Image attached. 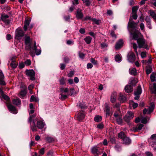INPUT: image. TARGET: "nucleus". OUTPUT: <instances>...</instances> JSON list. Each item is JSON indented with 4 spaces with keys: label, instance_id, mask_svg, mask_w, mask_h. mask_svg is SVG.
Returning a JSON list of instances; mask_svg holds the SVG:
<instances>
[{
    "label": "nucleus",
    "instance_id": "nucleus-1",
    "mask_svg": "<svg viewBox=\"0 0 156 156\" xmlns=\"http://www.w3.org/2000/svg\"><path fill=\"white\" fill-rule=\"evenodd\" d=\"M34 117V115H33L30 116L28 118V122L30 123V127L32 131L33 132L37 130V127L40 129H42L45 126V124L42 119H36L33 121V125H32L31 122L32 119Z\"/></svg>",
    "mask_w": 156,
    "mask_h": 156
},
{
    "label": "nucleus",
    "instance_id": "nucleus-2",
    "mask_svg": "<svg viewBox=\"0 0 156 156\" xmlns=\"http://www.w3.org/2000/svg\"><path fill=\"white\" fill-rule=\"evenodd\" d=\"M133 31L130 32L133 39L136 40L138 44V47L140 48H144L146 49H148V48L146 42L143 38H139L141 35L140 33L138 30H135L134 32Z\"/></svg>",
    "mask_w": 156,
    "mask_h": 156
},
{
    "label": "nucleus",
    "instance_id": "nucleus-3",
    "mask_svg": "<svg viewBox=\"0 0 156 156\" xmlns=\"http://www.w3.org/2000/svg\"><path fill=\"white\" fill-rule=\"evenodd\" d=\"M25 44L27 46L26 48L27 49H28L30 51V54L33 56L34 55V51H31L32 48L31 46V44L30 37L27 36H25Z\"/></svg>",
    "mask_w": 156,
    "mask_h": 156
},
{
    "label": "nucleus",
    "instance_id": "nucleus-4",
    "mask_svg": "<svg viewBox=\"0 0 156 156\" xmlns=\"http://www.w3.org/2000/svg\"><path fill=\"white\" fill-rule=\"evenodd\" d=\"M151 83L149 84V88L151 93L156 94V79H151Z\"/></svg>",
    "mask_w": 156,
    "mask_h": 156
},
{
    "label": "nucleus",
    "instance_id": "nucleus-5",
    "mask_svg": "<svg viewBox=\"0 0 156 156\" xmlns=\"http://www.w3.org/2000/svg\"><path fill=\"white\" fill-rule=\"evenodd\" d=\"M24 32L20 28H18L16 31L15 35V39L20 40L21 39L22 37L24 36Z\"/></svg>",
    "mask_w": 156,
    "mask_h": 156
},
{
    "label": "nucleus",
    "instance_id": "nucleus-6",
    "mask_svg": "<svg viewBox=\"0 0 156 156\" xmlns=\"http://www.w3.org/2000/svg\"><path fill=\"white\" fill-rule=\"evenodd\" d=\"M142 92V90L141 86H138L137 88L134 90V92L135 96L134 98L135 100H138Z\"/></svg>",
    "mask_w": 156,
    "mask_h": 156
},
{
    "label": "nucleus",
    "instance_id": "nucleus-7",
    "mask_svg": "<svg viewBox=\"0 0 156 156\" xmlns=\"http://www.w3.org/2000/svg\"><path fill=\"white\" fill-rule=\"evenodd\" d=\"M134 117L133 113L131 111H128L124 117V119L126 122L129 123L130 120Z\"/></svg>",
    "mask_w": 156,
    "mask_h": 156
},
{
    "label": "nucleus",
    "instance_id": "nucleus-8",
    "mask_svg": "<svg viewBox=\"0 0 156 156\" xmlns=\"http://www.w3.org/2000/svg\"><path fill=\"white\" fill-rule=\"evenodd\" d=\"M136 59L135 55L133 52H130L128 56V60L129 62H133Z\"/></svg>",
    "mask_w": 156,
    "mask_h": 156
},
{
    "label": "nucleus",
    "instance_id": "nucleus-9",
    "mask_svg": "<svg viewBox=\"0 0 156 156\" xmlns=\"http://www.w3.org/2000/svg\"><path fill=\"white\" fill-rule=\"evenodd\" d=\"M7 107L9 110L12 113L14 114H16L18 111L16 109L15 107L11 104H9L7 105Z\"/></svg>",
    "mask_w": 156,
    "mask_h": 156
},
{
    "label": "nucleus",
    "instance_id": "nucleus-10",
    "mask_svg": "<svg viewBox=\"0 0 156 156\" xmlns=\"http://www.w3.org/2000/svg\"><path fill=\"white\" fill-rule=\"evenodd\" d=\"M91 152L93 154L96 156H98L100 154L98 147L96 146L94 147L91 148Z\"/></svg>",
    "mask_w": 156,
    "mask_h": 156
},
{
    "label": "nucleus",
    "instance_id": "nucleus-11",
    "mask_svg": "<svg viewBox=\"0 0 156 156\" xmlns=\"http://www.w3.org/2000/svg\"><path fill=\"white\" fill-rule=\"evenodd\" d=\"M136 25L137 24L133 21L130 18L128 23V28L129 27L133 28H135Z\"/></svg>",
    "mask_w": 156,
    "mask_h": 156
},
{
    "label": "nucleus",
    "instance_id": "nucleus-12",
    "mask_svg": "<svg viewBox=\"0 0 156 156\" xmlns=\"http://www.w3.org/2000/svg\"><path fill=\"white\" fill-rule=\"evenodd\" d=\"M9 16L7 15H2L1 16L2 20L6 24H9L10 21L8 20Z\"/></svg>",
    "mask_w": 156,
    "mask_h": 156
},
{
    "label": "nucleus",
    "instance_id": "nucleus-13",
    "mask_svg": "<svg viewBox=\"0 0 156 156\" xmlns=\"http://www.w3.org/2000/svg\"><path fill=\"white\" fill-rule=\"evenodd\" d=\"M85 117V113L83 111H80L78 113L77 118L79 121L83 120Z\"/></svg>",
    "mask_w": 156,
    "mask_h": 156
},
{
    "label": "nucleus",
    "instance_id": "nucleus-14",
    "mask_svg": "<svg viewBox=\"0 0 156 156\" xmlns=\"http://www.w3.org/2000/svg\"><path fill=\"white\" fill-rule=\"evenodd\" d=\"M124 90L126 93H129L133 91V89L130 85H127L125 87Z\"/></svg>",
    "mask_w": 156,
    "mask_h": 156
},
{
    "label": "nucleus",
    "instance_id": "nucleus-15",
    "mask_svg": "<svg viewBox=\"0 0 156 156\" xmlns=\"http://www.w3.org/2000/svg\"><path fill=\"white\" fill-rule=\"evenodd\" d=\"M76 16L78 19H81L83 17V14L80 9H78L76 11Z\"/></svg>",
    "mask_w": 156,
    "mask_h": 156
},
{
    "label": "nucleus",
    "instance_id": "nucleus-16",
    "mask_svg": "<svg viewBox=\"0 0 156 156\" xmlns=\"http://www.w3.org/2000/svg\"><path fill=\"white\" fill-rule=\"evenodd\" d=\"M144 126V125L142 124L138 125L136 127H134L133 128L132 130L134 132L138 131L141 130Z\"/></svg>",
    "mask_w": 156,
    "mask_h": 156
},
{
    "label": "nucleus",
    "instance_id": "nucleus-17",
    "mask_svg": "<svg viewBox=\"0 0 156 156\" xmlns=\"http://www.w3.org/2000/svg\"><path fill=\"white\" fill-rule=\"evenodd\" d=\"M138 82V79H131L129 83L133 87L135 86Z\"/></svg>",
    "mask_w": 156,
    "mask_h": 156
},
{
    "label": "nucleus",
    "instance_id": "nucleus-18",
    "mask_svg": "<svg viewBox=\"0 0 156 156\" xmlns=\"http://www.w3.org/2000/svg\"><path fill=\"white\" fill-rule=\"evenodd\" d=\"M123 45V41L122 39H120L117 42L115 45V48L116 49H119L120 48L122 47Z\"/></svg>",
    "mask_w": 156,
    "mask_h": 156
},
{
    "label": "nucleus",
    "instance_id": "nucleus-19",
    "mask_svg": "<svg viewBox=\"0 0 156 156\" xmlns=\"http://www.w3.org/2000/svg\"><path fill=\"white\" fill-rule=\"evenodd\" d=\"M26 74L29 76L34 77L35 76V73L33 70H29L26 71Z\"/></svg>",
    "mask_w": 156,
    "mask_h": 156
},
{
    "label": "nucleus",
    "instance_id": "nucleus-20",
    "mask_svg": "<svg viewBox=\"0 0 156 156\" xmlns=\"http://www.w3.org/2000/svg\"><path fill=\"white\" fill-rule=\"evenodd\" d=\"M117 98V94L116 92H114L111 95V101L112 103L114 102L116 100Z\"/></svg>",
    "mask_w": 156,
    "mask_h": 156
},
{
    "label": "nucleus",
    "instance_id": "nucleus-21",
    "mask_svg": "<svg viewBox=\"0 0 156 156\" xmlns=\"http://www.w3.org/2000/svg\"><path fill=\"white\" fill-rule=\"evenodd\" d=\"M11 60H12L11 63L10 64L12 68H15L17 66V64L15 62V58H13Z\"/></svg>",
    "mask_w": 156,
    "mask_h": 156
},
{
    "label": "nucleus",
    "instance_id": "nucleus-22",
    "mask_svg": "<svg viewBox=\"0 0 156 156\" xmlns=\"http://www.w3.org/2000/svg\"><path fill=\"white\" fill-rule=\"evenodd\" d=\"M77 106H78L79 108L81 109L86 108L87 107L85 103L83 102L78 103Z\"/></svg>",
    "mask_w": 156,
    "mask_h": 156
},
{
    "label": "nucleus",
    "instance_id": "nucleus-23",
    "mask_svg": "<svg viewBox=\"0 0 156 156\" xmlns=\"http://www.w3.org/2000/svg\"><path fill=\"white\" fill-rule=\"evenodd\" d=\"M32 49L35 50L36 51V54L37 55H39L41 53V50H37V46L36 45V42L35 41L34 44V47L32 48Z\"/></svg>",
    "mask_w": 156,
    "mask_h": 156
},
{
    "label": "nucleus",
    "instance_id": "nucleus-24",
    "mask_svg": "<svg viewBox=\"0 0 156 156\" xmlns=\"http://www.w3.org/2000/svg\"><path fill=\"white\" fill-rule=\"evenodd\" d=\"M12 102L14 104L16 105H19L21 104L20 99L18 98H16V99H13Z\"/></svg>",
    "mask_w": 156,
    "mask_h": 156
},
{
    "label": "nucleus",
    "instance_id": "nucleus-25",
    "mask_svg": "<svg viewBox=\"0 0 156 156\" xmlns=\"http://www.w3.org/2000/svg\"><path fill=\"white\" fill-rule=\"evenodd\" d=\"M27 93V90H22L20 93L19 97L21 98H23L26 96Z\"/></svg>",
    "mask_w": 156,
    "mask_h": 156
},
{
    "label": "nucleus",
    "instance_id": "nucleus-26",
    "mask_svg": "<svg viewBox=\"0 0 156 156\" xmlns=\"http://www.w3.org/2000/svg\"><path fill=\"white\" fill-rule=\"evenodd\" d=\"M154 104L152 103L150 105L148 108V111L147 112L148 114H150L152 112L154 109Z\"/></svg>",
    "mask_w": 156,
    "mask_h": 156
},
{
    "label": "nucleus",
    "instance_id": "nucleus-27",
    "mask_svg": "<svg viewBox=\"0 0 156 156\" xmlns=\"http://www.w3.org/2000/svg\"><path fill=\"white\" fill-rule=\"evenodd\" d=\"M30 20H25V22L24 23V25L23 27L24 30L25 31H26L28 26L30 23Z\"/></svg>",
    "mask_w": 156,
    "mask_h": 156
},
{
    "label": "nucleus",
    "instance_id": "nucleus-28",
    "mask_svg": "<svg viewBox=\"0 0 156 156\" xmlns=\"http://www.w3.org/2000/svg\"><path fill=\"white\" fill-rule=\"evenodd\" d=\"M110 107L108 105H105V111L106 112V116H109L110 114Z\"/></svg>",
    "mask_w": 156,
    "mask_h": 156
},
{
    "label": "nucleus",
    "instance_id": "nucleus-29",
    "mask_svg": "<svg viewBox=\"0 0 156 156\" xmlns=\"http://www.w3.org/2000/svg\"><path fill=\"white\" fill-rule=\"evenodd\" d=\"M123 143L126 144H129L131 143L130 139L128 137H125L123 139Z\"/></svg>",
    "mask_w": 156,
    "mask_h": 156
},
{
    "label": "nucleus",
    "instance_id": "nucleus-30",
    "mask_svg": "<svg viewBox=\"0 0 156 156\" xmlns=\"http://www.w3.org/2000/svg\"><path fill=\"white\" fill-rule=\"evenodd\" d=\"M102 119V117L100 115H96L94 118V121L96 122H100Z\"/></svg>",
    "mask_w": 156,
    "mask_h": 156
},
{
    "label": "nucleus",
    "instance_id": "nucleus-31",
    "mask_svg": "<svg viewBox=\"0 0 156 156\" xmlns=\"http://www.w3.org/2000/svg\"><path fill=\"white\" fill-rule=\"evenodd\" d=\"M92 38L90 37H87L84 39V40L87 44H89L90 43Z\"/></svg>",
    "mask_w": 156,
    "mask_h": 156
},
{
    "label": "nucleus",
    "instance_id": "nucleus-32",
    "mask_svg": "<svg viewBox=\"0 0 156 156\" xmlns=\"http://www.w3.org/2000/svg\"><path fill=\"white\" fill-rule=\"evenodd\" d=\"M152 71V67L150 66H148L146 68V73L147 75H148Z\"/></svg>",
    "mask_w": 156,
    "mask_h": 156
},
{
    "label": "nucleus",
    "instance_id": "nucleus-33",
    "mask_svg": "<svg viewBox=\"0 0 156 156\" xmlns=\"http://www.w3.org/2000/svg\"><path fill=\"white\" fill-rule=\"evenodd\" d=\"M129 71V73L131 75H135L136 74V69L135 68L130 69Z\"/></svg>",
    "mask_w": 156,
    "mask_h": 156
},
{
    "label": "nucleus",
    "instance_id": "nucleus-34",
    "mask_svg": "<svg viewBox=\"0 0 156 156\" xmlns=\"http://www.w3.org/2000/svg\"><path fill=\"white\" fill-rule=\"evenodd\" d=\"M150 16L154 19H156V13L153 11L150 10Z\"/></svg>",
    "mask_w": 156,
    "mask_h": 156
},
{
    "label": "nucleus",
    "instance_id": "nucleus-35",
    "mask_svg": "<svg viewBox=\"0 0 156 156\" xmlns=\"http://www.w3.org/2000/svg\"><path fill=\"white\" fill-rule=\"evenodd\" d=\"M119 99L120 101L121 102H123L126 100V98L123 95L120 94Z\"/></svg>",
    "mask_w": 156,
    "mask_h": 156
},
{
    "label": "nucleus",
    "instance_id": "nucleus-36",
    "mask_svg": "<svg viewBox=\"0 0 156 156\" xmlns=\"http://www.w3.org/2000/svg\"><path fill=\"white\" fill-rule=\"evenodd\" d=\"M115 61L118 62H119L121 61V58L119 55H117L115 57Z\"/></svg>",
    "mask_w": 156,
    "mask_h": 156
},
{
    "label": "nucleus",
    "instance_id": "nucleus-37",
    "mask_svg": "<svg viewBox=\"0 0 156 156\" xmlns=\"http://www.w3.org/2000/svg\"><path fill=\"white\" fill-rule=\"evenodd\" d=\"M92 21L95 24L99 25L101 22V20H97L95 18L92 19Z\"/></svg>",
    "mask_w": 156,
    "mask_h": 156
},
{
    "label": "nucleus",
    "instance_id": "nucleus-38",
    "mask_svg": "<svg viewBox=\"0 0 156 156\" xmlns=\"http://www.w3.org/2000/svg\"><path fill=\"white\" fill-rule=\"evenodd\" d=\"M30 102H32L33 101L37 102L38 101V99L36 98L34 95H32L30 99Z\"/></svg>",
    "mask_w": 156,
    "mask_h": 156
},
{
    "label": "nucleus",
    "instance_id": "nucleus-39",
    "mask_svg": "<svg viewBox=\"0 0 156 156\" xmlns=\"http://www.w3.org/2000/svg\"><path fill=\"white\" fill-rule=\"evenodd\" d=\"M60 91L62 92V93H67L68 94L69 90L67 88H62L60 89Z\"/></svg>",
    "mask_w": 156,
    "mask_h": 156
},
{
    "label": "nucleus",
    "instance_id": "nucleus-40",
    "mask_svg": "<svg viewBox=\"0 0 156 156\" xmlns=\"http://www.w3.org/2000/svg\"><path fill=\"white\" fill-rule=\"evenodd\" d=\"M149 144L153 147L156 145V141L155 140L151 139L149 141Z\"/></svg>",
    "mask_w": 156,
    "mask_h": 156
},
{
    "label": "nucleus",
    "instance_id": "nucleus-41",
    "mask_svg": "<svg viewBox=\"0 0 156 156\" xmlns=\"http://www.w3.org/2000/svg\"><path fill=\"white\" fill-rule=\"evenodd\" d=\"M46 140L49 143H51L54 141V139L51 137H46Z\"/></svg>",
    "mask_w": 156,
    "mask_h": 156
},
{
    "label": "nucleus",
    "instance_id": "nucleus-42",
    "mask_svg": "<svg viewBox=\"0 0 156 156\" xmlns=\"http://www.w3.org/2000/svg\"><path fill=\"white\" fill-rule=\"evenodd\" d=\"M138 9V7L137 6H135L133 7L132 8V13H136Z\"/></svg>",
    "mask_w": 156,
    "mask_h": 156
},
{
    "label": "nucleus",
    "instance_id": "nucleus-43",
    "mask_svg": "<svg viewBox=\"0 0 156 156\" xmlns=\"http://www.w3.org/2000/svg\"><path fill=\"white\" fill-rule=\"evenodd\" d=\"M90 61L94 65H97L98 64L97 61L93 58H91Z\"/></svg>",
    "mask_w": 156,
    "mask_h": 156
},
{
    "label": "nucleus",
    "instance_id": "nucleus-44",
    "mask_svg": "<svg viewBox=\"0 0 156 156\" xmlns=\"http://www.w3.org/2000/svg\"><path fill=\"white\" fill-rule=\"evenodd\" d=\"M118 136L119 138L123 139L125 137L124 133L122 132H120L119 133Z\"/></svg>",
    "mask_w": 156,
    "mask_h": 156
},
{
    "label": "nucleus",
    "instance_id": "nucleus-45",
    "mask_svg": "<svg viewBox=\"0 0 156 156\" xmlns=\"http://www.w3.org/2000/svg\"><path fill=\"white\" fill-rule=\"evenodd\" d=\"M83 3L85 4L86 6H88L90 5V2L89 0H82Z\"/></svg>",
    "mask_w": 156,
    "mask_h": 156
},
{
    "label": "nucleus",
    "instance_id": "nucleus-46",
    "mask_svg": "<svg viewBox=\"0 0 156 156\" xmlns=\"http://www.w3.org/2000/svg\"><path fill=\"white\" fill-rule=\"evenodd\" d=\"M141 122L144 124H145L147 122V117L142 118L141 120Z\"/></svg>",
    "mask_w": 156,
    "mask_h": 156
},
{
    "label": "nucleus",
    "instance_id": "nucleus-47",
    "mask_svg": "<svg viewBox=\"0 0 156 156\" xmlns=\"http://www.w3.org/2000/svg\"><path fill=\"white\" fill-rule=\"evenodd\" d=\"M60 95H61L60 98L62 100L65 99L67 98V96L66 95L64 94L63 93H62Z\"/></svg>",
    "mask_w": 156,
    "mask_h": 156
},
{
    "label": "nucleus",
    "instance_id": "nucleus-48",
    "mask_svg": "<svg viewBox=\"0 0 156 156\" xmlns=\"http://www.w3.org/2000/svg\"><path fill=\"white\" fill-rule=\"evenodd\" d=\"M2 97L3 99L6 100L7 101H10L9 98L5 94L2 95Z\"/></svg>",
    "mask_w": 156,
    "mask_h": 156
},
{
    "label": "nucleus",
    "instance_id": "nucleus-49",
    "mask_svg": "<svg viewBox=\"0 0 156 156\" xmlns=\"http://www.w3.org/2000/svg\"><path fill=\"white\" fill-rule=\"evenodd\" d=\"M133 48L134 49L136 53V54L137 55L138 54V52L137 50V46L136 44L135 43H133Z\"/></svg>",
    "mask_w": 156,
    "mask_h": 156
},
{
    "label": "nucleus",
    "instance_id": "nucleus-50",
    "mask_svg": "<svg viewBox=\"0 0 156 156\" xmlns=\"http://www.w3.org/2000/svg\"><path fill=\"white\" fill-rule=\"evenodd\" d=\"M116 120L119 124L121 125L122 123V119L120 117L116 118Z\"/></svg>",
    "mask_w": 156,
    "mask_h": 156
},
{
    "label": "nucleus",
    "instance_id": "nucleus-51",
    "mask_svg": "<svg viewBox=\"0 0 156 156\" xmlns=\"http://www.w3.org/2000/svg\"><path fill=\"white\" fill-rule=\"evenodd\" d=\"M24 63L27 66H29L31 65V61L30 59H27L25 61Z\"/></svg>",
    "mask_w": 156,
    "mask_h": 156
},
{
    "label": "nucleus",
    "instance_id": "nucleus-52",
    "mask_svg": "<svg viewBox=\"0 0 156 156\" xmlns=\"http://www.w3.org/2000/svg\"><path fill=\"white\" fill-rule=\"evenodd\" d=\"M74 71H71L68 73V75L69 77H72L74 75Z\"/></svg>",
    "mask_w": 156,
    "mask_h": 156
},
{
    "label": "nucleus",
    "instance_id": "nucleus-53",
    "mask_svg": "<svg viewBox=\"0 0 156 156\" xmlns=\"http://www.w3.org/2000/svg\"><path fill=\"white\" fill-rule=\"evenodd\" d=\"M20 87L22 88L23 90H27V86L22 82L21 83Z\"/></svg>",
    "mask_w": 156,
    "mask_h": 156
},
{
    "label": "nucleus",
    "instance_id": "nucleus-54",
    "mask_svg": "<svg viewBox=\"0 0 156 156\" xmlns=\"http://www.w3.org/2000/svg\"><path fill=\"white\" fill-rule=\"evenodd\" d=\"M59 82L60 85H63L65 84V81L64 79H61L59 80Z\"/></svg>",
    "mask_w": 156,
    "mask_h": 156
},
{
    "label": "nucleus",
    "instance_id": "nucleus-55",
    "mask_svg": "<svg viewBox=\"0 0 156 156\" xmlns=\"http://www.w3.org/2000/svg\"><path fill=\"white\" fill-rule=\"evenodd\" d=\"M6 83L3 80V79H0V85H5Z\"/></svg>",
    "mask_w": 156,
    "mask_h": 156
},
{
    "label": "nucleus",
    "instance_id": "nucleus-56",
    "mask_svg": "<svg viewBox=\"0 0 156 156\" xmlns=\"http://www.w3.org/2000/svg\"><path fill=\"white\" fill-rule=\"evenodd\" d=\"M47 156H54V152L52 151H49L47 154Z\"/></svg>",
    "mask_w": 156,
    "mask_h": 156
},
{
    "label": "nucleus",
    "instance_id": "nucleus-57",
    "mask_svg": "<svg viewBox=\"0 0 156 156\" xmlns=\"http://www.w3.org/2000/svg\"><path fill=\"white\" fill-rule=\"evenodd\" d=\"M79 57L82 59L84 58V57L85 56V55L83 53L81 52H79Z\"/></svg>",
    "mask_w": 156,
    "mask_h": 156
},
{
    "label": "nucleus",
    "instance_id": "nucleus-58",
    "mask_svg": "<svg viewBox=\"0 0 156 156\" xmlns=\"http://www.w3.org/2000/svg\"><path fill=\"white\" fill-rule=\"evenodd\" d=\"M111 35L112 37L113 38H114L115 39L116 38V36L115 34V33L113 31L111 30Z\"/></svg>",
    "mask_w": 156,
    "mask_h": 156
},
{
    "label": "nucleus",
    "instance_id": "nucleus-59",
    "mask_svg": "<svg viewBox=\"0 0 156 156\" xmlns=\"http://www.w3.org/2000/svg\"><path fill=\"white\" fill-rule=\"evenodd\" d=\"M146 52H142L141 53V56L142 58H143L146 57Z\"/></svg>",
    "mask_w": 156,
    "mask_h": 156
},
{
    "label": "nucleus",
    "instance_id": "nucleus-60",
    "mask_svg": "<svg viewBox=\"0 0 156 156\" xmlns=\"http://www.w3.org/2000/svg\"><path fill=\"white\" fill-rule=\"evenodd\" d=\"M104 126L103 124L102 123H99L97 125V127L99 129H101L103 128Z\"/></svg>",
    "mask_w": 156,
    "mask_h": 156
},
{
    "label": "nucleus",
    "instance_id": "nucleus-61",
    "mask_svg": "<svg viewBox=\"0 0 156 156\" xmlns=\"http://www.w3.org/2000/svg\"><path fill=\"white\" fill-rule=\"evenodd\" d=\"M93 67V65L91 63H88L87 64V68L91 69Z\"/></svg>",
    "mask_w": 156,
    "mask_h": 156
},
{
    "label": "nucleus",
    "instance_id": "nucleus-62",
    "mask_svg": "<svg viewBox=\"0 0 156 156\" xmlns=\"http://www.w3.org/2000/svg\"><path fill=\"white\" fill-rule=\"evenodd\" d=\"M145 20L147 22V23H149L151 22V20L150 19V18L148 16H147L146 19H145Z\"/></svg>",
    "mask_w": 156,
    "mask_h": 156
},
{
    "label": "nucleus",
    "instance_id": "nucleus-63",
    "mask_svg": "<svg viewBox=\"0 0 156 156\" xmlns=\"http://www.w3.org/2000/svg\"><path fill=\"white\" fill-rule=\"evenodd\" d=\"M24 64L23 62H21L19 64V66L20 69H22L24 67Z\"/></svg>",
    "mask_w": 156,
    "mask_h": 156
},
{
    "label": "nucleus",
    "instance_id": "nucleus-64",
    "mask_svg": "<svg viewBox=\"0 0 156 156\" xmlns=\"http://www.w3.org/2000/svg\"><path fill=\"white\" fill-rule=\"evenodd\" d=\"M145 154L146 156H153V154L150 152H146Z\"/></svg>",
    "mask_w": 156,
    "mask_h": 156
}]
</instances>
